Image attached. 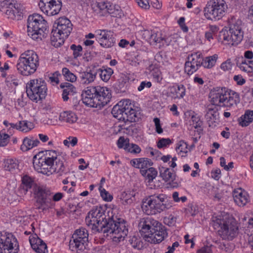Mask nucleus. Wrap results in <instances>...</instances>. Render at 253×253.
<instances>
[{
	"instance_id": "42",
	"label": "nucleus",
	"mask_w": 253,
	"mask_h": 253,
	"mask_svg": "<svg viewBox=\"0 0 253 253\" xmlns=\"http://www.w3.org/2000/svg\"><path fill=\"white\" fill-rule=\"evenodd\" d=\"M110 6L108 7L107 13L113 17H121L123 14L121 7L118 5H113L111 3Z\"/></svg>"
},
{
	"instance_id": "36",
	"label": "nucleus",
	"mask_w": 253,
	"mask_h": 253,
	"mask_svg": "<svg viewBox=\"0 0 253 253\" xmlns=\"http://www.w3.org/2000/svg\"><path fill=\"white\" fill-rule=\"evenodd\" d=\"M111 113L115 118H117L120 121H124L125 120L126 113L123 111L121 107L118 104L113 107Z\"/></svg>"
},
{
	"instance_id": "62",
	"label": "nucleus",
	"mask_w": 253,
	"mask_h": 253,
	"mask_svg": "<svg viewBox=\"0 0 253 253\" xmlns=\"http://www.w3.org/2000/svg\"><path fill=\"white\" fill-rule=\"evenodd\" d=\"M126 151L131 153L138 154L141 152V149L138 145L131 143L129 144V147L127 148Z\"/></svg>"
},
{
	"instance_id": "32",
	"label": "nucleus",
	"mask_w": 253,
	"mask_h": 253,
	"mask_svg": "<svg viewBox=\"0 0 253 253\" xmlns=\"http://www.w3.org/2000/svg\"><path fill=\"white\" fill-rule=\"evenodd\" d=\"M141 174L150 182L156 178L157 175V170L154 168L151 167L146 169H140Z\"/></svg>"
},
{
	"instance_id": "54",
	"label": "nucleus",
	"mask_w": 253,
	"mask_h": 253,
	"mask_svg": "<svg viewBox=\"0 0 253 253\" xmlns=\"http://www.w3.org/2000/svg\"><path fill=\"white\" fill-rule=\"evenodd\" d=\"M152 165L153 163L151 160L145 158H140L139 169H146Z\"/></svg>"
},
{
	"instance_id": "52",
	"label": "nucleus",
	"mask_w": 253,
	"mask_h": 253,
	"mask_svg": "<svg viewBox=\"0 0 253 253\" xmlns=\"http://www.w3.org/2000/svg\"><path fill=\"white\" fill-rule=\"evenodd\" d=\"M129 139H125L124 137H120L117 141V145L119 148H124L126 150L129 147Z\"/></svg>"
},
{
	"instance_id": "46",
	"label": "nucleus",
	"mask_w": 253,
	"mask_h": 253,
	"mask_svg": "<svg viewBox=\"0 0 253 253\" xmlns=\"http://www.w3.org/2000/svg\"><path fill=\"white\" fill-rule=\"evenodd\" d=\"M18 161L16 160L9 159L7 161L5 165L6 170L13 171L18 168Z\"/></svg>"
},
{
	"instance_id": "40",
	"label": "nucleus",
	"mask_w": 253,
	"mask_h": 253,
	"mask_svg": "<svg viewBox=\"0 0 253 253\" xmlns=\"http://www.w3.org/2000/svg\"><path fill=\"white\" fill-rule=\"evenodd\" d=\"M145 32L146 34H148L150 36V40L151 42H153L156 43H162L163 37L162 36V34L160 32H155L153 31H151V32H150L148 30L145 31Z\"/></svg>"
},
{
	"instance_id": "43",
	"label": "nucleus",
	"mask_w": 253,
	"mask_h": 253,
	"mask_svg": "<svg viewBox=\"0 0 253 253\" xmlns=\"http://www.w3.org/2000/svg\"><path fill=\"white\" fill-rule=\"evenodd\" d=\"M33 128V125L31 122L27 121H22L19 122L17 129L21 131L27 132Z\"/></svg>"
},
{
	"instance_id": "1",
	"label": "nucleus",
	"mask_w": 253,
	"mask_h": 253,
	"mask_svg": "<svg viewBox=\"0 0 253 253\" xmlns=\"http://www.w3.org/2000/svg\"><path fill=\"white\" fill-rule=\"evenodd\" d=\"M118 220H115L113 216L106 218L105 211L101 206L93 207L85 218L86 224L92 230L106 233L115 243L123 241L128 234L126 222Z\"/></svg>"
},
{
	"instance_id": "45",
	"label": "nucleus",
	"mask_w": 253,
	"mask_h": 253,
	"mask_svg": "<svg viewBox=\"0 0 253 253\" xmlns=\"http://www.w3.org/2000/svg\"><path fill=\"white\" fill-rule=\"evenodd\" d=\"M191 120L192 122V125L193 126L194 128L197 129V131L199 132V133H201L203 131V122L201 120L199 117L194 115L192 116Z\"/></svg>"
},
{
	"instance_id": "15",
	"label": "nucleus",
	"mask_w": 253,
	"mask_h": 253,
	"mask_svg": "<svg viewBox=\"0 0 253 253\" xmlns=\"http://www.w3.org/2000/svg\"><path fill=\"white\" fill-rule=\"evenodd\" d=\"M203 56L199 52L189 55L185 64V72L189 75L193 74L202 66Z\"/></svg>"
},
{
	"instance_id": "37",
	"label": "nucleus",
	"mask_w": 253,
	"mask_h": 253,
	"mask_svg": "<svg viewBox=\"0 0 253 253\" xmlns=\"http://www.w3.org/2000/svg\"><path fill=\"white\" fill-rule=\"evenodd\" d=\"M217 58L218 56L217 54L206 57L204 59L203 58L202 66L207 68H212L215 65Z\"/></svg>"
},
{
	"instance_id": "56",
	"label": "nucleus",
	"mask_w": 253,
	"mask_h": 253,
	"mask_svg": "<svg viewBox=\"0 0 253 253\" xmlns=\"http://www.w3.org/2000/svg\"><path fill=\"white\" fill-rule=\"evenodd\" d=\"M10 136L5 133H0V147H4L7 145L9 141Z\"/></svg>"
},
{
	"instance_id": "26",
	"label": "nucleus",
	"mask_w": 253,
	"mask_h": 253,
	"mask_svg": "<svg viewBox=\"0 0 253 253\" xmlns=\"http://www.w3.org/2000/svg\"><path fill=\"white\" fill-rule=\"evenodd\" d=\"M39 143L40 141L37 139L26 137L23 140V143L21 145L20 149L22 151L26 152L37 146Z\"/></svg>"
},
{
	"instance_id": "35",
	"label": "nucleus",
	"mask_w": 253,
	"mask_h": 253,
	"mask_svg": "<svg viewBox=\"0 0 253 253\" xmlns=\"http://www.w3.org/2000/svg\"><path fill=\"white\" fill-rule=\"evenodd\" d=\"M140 119V113L132 108L128 112L126 113L125 120L124 122L129 121L130 122H136L139 121Z\"/></svg>"
},
{
	"instance_id": "41",
	"label": "nucleus",
	"mask_w": 253,
	"mask_h": 253,
	"mask_svg": "<svg viewBox=\"0 0 253 253\" xmlns=\"http://www.w3.org/2000/svg\"><path fill=\"white\" fill-rule=\"evenodd\" d=\"M0 10L4 13L8 18L13 20L19 18V15L16 12L17 8L15 6L10 7V9H0Z\"/></svg>"
},
{
	"instance_id": "17",
	"label": "nucleus",
	"mask_w": 253,
	"mask_h": 253,
	"mask_svg": "<svg viewBox=\"0 0 253 253\" xmlns=\"http://www.w3.org/2000/svg\"><path fill=\"white\" fill-rule=\"evenodd\" d=\"M226 92H227V88L224 87H216L211 89L209 96L212 105L216 106H223Z\"/></svg>"
},
{
	"instance_id": "24",
	"label": "nucleus",
	"mask_w": 253,
	"mask_h": 253,
	"mask_svg": "<svg viewBox=\"0 0 253 253\" xmlns=\"http://www.w3.org/2000/svg\"><path fill=\"white\" fill-rule=\"evenodd\" d=\"M239 124L242 126H247L253 122V110H246L244 115L238 119Z\"/></svg>"
},
{
	"instance_id": "33",
	"label": "nucleus",
	"mask_w": 253,
	"mask_h": 253,
	"mask_svg": "<svg viewBox=\"0 0 253 253\" xmlns=\"http://www.w3.org/2000/svg\"><path fill=\"white\" fill-rule=\"evenodd\" d=\"M170 90L173 94V97L174 98H182L185 95V87L182 84L170 87Z\"/></svg>"
},
{
	"instance_id": "3",
	"label": "nucleus",
	"mask_w": 253,
	"mask_h": 253,
	"mask_svg": "<svg viewBox=\"0 0 253 253\" xmlns=\"http://www.w3.org/2000/svg\"><path fill=\"white\" fill-rule=\"evenodd\" d=\"M82 100L86 106L101 108L112 97L111 90L106 87L89 86L82 91Z\"/></svg>"
},
{
	"instance_id": "38",
	"label": "nucleus",
	"mask_w": 253,
	"mask_h": 253,
	"mask_svg": "<svg viewBox=\"0 0 253 253\" xmlns=\"http://www.w3.org/2000/svg\"><path fill=\"white\" fill-rule=\"evenodd\" d=\"M128 83V79L125 76H121L115 84V88L121 92L125 91Z\"/></svg>"
},
{
	"instance_id": "11",
	"label": "nucleus",
	"mask_w": 253,
	"mask_h": 253,
	"mask_svg": "<svg viewBox=\"0 0 253 253\" xmlns=\"http://www.w3.org/2000/svg\"><path fill=\"white\" fill-rule=\"evenodd\" d=\"M33 191L37 198V203L39 205V209L44 211L52 206V196L49 189L42 186L34 185Z\"/></svg>"
},
{
	"instance_id": "57",
	"label": "nucleus",
	"mask_w": 253,
	"mask_h": 253,
	"mask_svg": "<svg viewBox=\"0 0 253 253\" xmlns=\"http://www.w3.org/2000/svg\"><path fill=\"white\" fill-rule=\"evenodd\" d=\"M58 76H61V74L58 71H56L49 77V81L53 85L57 84L59 83Z\"/></svg>"
},
{
	"instance_id": "51",
	"label": "nucleus",
	"mask_w": 253,
	"mask_h": 253,
	"mask_svg": "<svg viewBox=\"0 0 253 253\" xmlns=\"http://www.w3.org/2000/svg\"><path fill=\"white\" fill-rule=\"evenodd\" d=\"M22 184H23L24 188L26 191H28V189L31 188L34 185L33 181L30 177L27 175L23 176L22 178Z\"/></svg>"
},
{
	"instance_id": "53",
	"label": "nucleus",
	"mask_w": 253,
	"mask_h": 253,
	"mask_svg": "<svg viewBox=\"0 0 253 253\" xmlns=\"http://www.w3.org/2000/svg\"><path fill=\"white\" fill-rule=\"evenodd\" d=\"M129 242L132 247L134 249H140L142 247V242L139 238L133 236L129 240Z\"/></svg>"
},
{
	"instance_id": "27",
	"label": "nucleus",
	"mask_w": 253,
	"mask_h": 253,
	"mask_svg": "<svg viewBox=\"0 0 253 253\" xmlns=\"http://www.w3.org/2000/svg\"><path fill=\"white\" fill-rule=\"evenodd\" d=\"M159 171L161 177L165 181H173L175 180V174L169 168L162 167L159 168Z\"/></svg>"
},
{
	"instance_id": "49",
	"label": "nucleus",
	"mask_w": 253,
	"mask_h": 253,
	"mask_svg": "<svg viewBox=\"0 0 253 253\" xmlns=\"http://www.w3.org/2000/svg\"><path fill=\"white\" fill-rule=\"evenodd\" d=\"M99 190L100 191V196L103 200L110 202L113 199V196L110 195L101 185L99 186Z\"/></svg>"
},
{
	"instance_id": "50",
	"label": "nucleus",
	"mask_w": 253,
	"mask_h": 253,
	"mask_svg": "<svg viewBox=\"0 0 253 253\" xmlns=\"http://www.w3.org/2000/svg\"><path fill=\"white\" fill-rule=\"evenodd\" d=\"M78 142V139L76 137L74 136H69L66 139H65L63 143V144L68 147H69L70 146L74 147L76 146Z\"/></svg>"
},
{
	"instance_id": "10",
	"label": "nucleus",
	"mask_w": 253,
	"mask_h": 253,
	"mask_svg": "<svg viewBox=\"0 0 253 253\" xmlns=\"http://www.w3.org/2000/svg\"><path fill=\"white\" fill-rule=\"evenodd\" d=\"M217 223L220 228L218 234L223 240H231L237 235L238 227L233 218L218 219Z\"/></svg>"
},
{
	"instance_id": "55",
	"label": "nucleus",
	"mask_w": 253,
	"mask_h": 253,
	"mask_svg": "<svg viewBox=\"0 0 253 253\" xmlns=\"http://www.w3.org/2000/svg\"><path fill=\"white\" fill-rule=\"evenodd\" d=\"M15 6V0H3L0 3V9H10L11 7Z\"/></svg>"
},
{
	"instance_id": "19",
	"label": "nucleus",
	"mask_w": 253,
	"mask_h": 253,
	"mask_svg": "<svg viewBox=\"0 0 253 253\" xmlns=\"http://www.w3.org/2000/svg\"><path fill=\"white\" fill-rule=\"evenodd\" d=\"M232 195L235 203L239 206H244L249 201V195L242 188L235 189Z\"/></svg>"
},
{
	"instance_id": "8",
	"label": "nucleus",
	"mask_w": 253,
	"mask_h": 253,
	"mask_svg": "<svg viewBox=\"0 0 253 253\" xmlns=\"http://www.w3.org/2000/svg\"><path fill=\"white\" fill-rule=\"evenodd\" d=\"M46 84L42 78L30 80L26 84V93L32 101L37 103L44 99L47 95Z\"/></svg>"
},
{
	"instance_id": "58",
	"label": "nucleus",
	"mask_w": 253,
	"mask_h": 253,
	"mask_svg": "<svg viewBox=\"0 0 253 253\" xmlns=\"http://www.w3.org/2000/svg\"><path fill=\"white\" fill-rule=\"evenodd\" d=\"M187 146L188 145L185 142L182 140L180 141L178 143L176 150L178 153L182 152L186 153L187 152Z\"/></svg>"
},
{
	"instance_id": "7",
	"label": "nucleus",
	"mask_w": 253,
	"mask_h": 253,
	"mask_svg": "<svg viewBox=\"0 0 253 253\" xmlns=\"http://www.w3.org/2000/svg\"><path fill=\"white\" fill-rule=\"evenodd\" d=\"M46 21L40 14L35 13L27 19L28 35L34 40H42L48 32Z\"/></svg>"
},
{
	"instance_id": "4",
	"label": "nucleus",
	"mask_w": 253,
	"mask_h": 253,
	"mask_svg": "<svg viewBox=\"0 0 253 253\" xmlns=\"http://www.w3.org/2000/svg\"><path fill=\"white\" fill-rule=\"evenodd\" d=\"M138 227L145 240L154 244L161 242L168 235L166 227L151 217L141 219Z\"/></svg>"
},
{
	"instance_id": "12",
	"label": "nucleus",
	"mask_w": 253,
	"mask_h": 253,
	"mask_svg": "<svg viewBox=\"0 0 253 253\" xmlns=\"http://www.w3.org/2000/svg\"><path fill=\"white\" fill-rule=\"evenodd\" d=\"M244 32L241 27V21L231 19L229 22L228 35L223 37L224 41L229 42L232 45H237L243 40Z\"/></svg>"
},
{
	"instance_id": "30",
	"label": "nucleus",
	"mask_w": 253,
	"mask_h": 253,
	"mask_svg": "<svg viewBox=\"0 0 253 253\" xmlns=\"http://www.w3.org/2000/svg\"><path fill=\"white\" fill-rule=\"evenodd\" d=\"M97 74L98 73L101 79L104 82H107L110 79L113 74V70L106 66H103L102 68L96 69Z\"/></svg>"
},
{
	"instance_id": "6",
	"label": "nucleus",
	"mask_w": 253,
	"mask_h": 253,
	"mask_svg": "<svg viewBox=\"0 0 253 253\" xmlns=\"http://www.w3.org/2000/svg\"><path fill=\"white\" fill-rule=\"evenodd\" d=\"M38 54L33 50H28L22 53L16 64L19 74L23 76H30L34 74L39 66Z\"/></svg>"
},
{
	"instance_id": "25",
	"label": "nucleus",
	"mask_w": 253,
	"mask_h": 253,
	"mask_svg": "<svg viewBox=\"0 0 253 253\" xmlns=\"http://www.w3.org/2000/svg\"><path fill=\"white\" fill-rule=\"evenodd\" d=\"M62 35L53 29L51 32L50 37L51 44L55 47H59L62 45L67 38L62 36Z\"/></svg>"
},
{
	"instance_id": "9",
	"label": "nucleus",
	"mask_w": 253,
	"mask_h": 253,
	"mask_svg": "<svg viewBox=\"0 0 253 253\" xmlns=\"http://www.w3.org/2000/svg\"><path fill=\"white\" fill-rule=\"evenodd\" d=\"M227 9V5L224 0H211L204 9L205 15L210 20H219Z\"/></svg>"
},
{
	"instance_id": "23",
	"label": "nucleus",
	"mask_w": 253,
	"mask_h": 253,
	"mask_svg": "<svg viewBox=\"0 0 253 253\" xmlns=\"http://www.w3.org/2000/svg\"><path fill=\"white\" fill-rule=\"evenodd\" d=\"M60 87L63 89L62 96L64 101H67L69 99V95H74L77 93L74 86L69 83H61Z\"/></svg>"
},
{
	"instance_id": "34",
	"label": "nucleus",
	"mask_w": 253,
	"mask_h": 253,
	"mask_svg": "<svg viewBox=\"0 0 253 253\" xmlns=\"http://www.w3.org/2000/svg\"><path fill=\"white\" fill-rule=\"evenodd\" d=\"M59 119L69 123H74L78 119L77 116L72 112L65 111L61 113L59 116Z\"/></svg>"
},
{
	"instance_id": "29",
	"label": "nucleus",
	"mask_w": 253,
	"mask_h": 253,
	"mask_svg": "<svg viewBox=\"0 0 253 253\" xmlns=\"http://www.w3.org/2000/svg\"><path fill=\"white\" fill-rule=\"evenodd\" d=\"M69 249L74 253H78L79 247V229H77L73 234L71 239L69 242Z\"/></svg>"
},
{
	"instance_id": "20",
	"label": "nucleus",
	"mask_w": 253,
	"mask_h": 253,
	"mask_svg": "<svg viewBox=\"0 0 253 253\" xmlns=\"http://www.w3.org/2000/svg\"><path fill=\"white\" fill-rule=\"evenodd\" d=\"M225 100L223 106L227 107L237 106L240 101L239 94L235 91L229 89L227 88Z\"/></svg>"
},
{
	"instance_id": "60",
	"label": "nucleus",
	"mask_w": 253,
	"mask_h": 253,
	"mask_svg": "<svg viewBox=\"0 0 253 253\" xmlns=\"http://www.w3.org/2000/svg\"><path fill=\"white\" fill-rule=\"evenodd\" d=\"M153 79L157 82L160 83L163 79L161 71L158 69L154 70L152 72Z\"/></svg>"
},
{
	"instance_id": "47",
	"label": "nucleus",
	"mask_w": 253,
	"mask_h": 253,
	"mask_svg": "<svg viewBox=\"0 0 253 253\" xmlns=\"http://www.w3.org/2000/svg\"><path fill=\"white\" fill-rule=\"evenodd\" d=\"M62 72L66 80L71 82H73L76 80V76L71 73L68 68H63Z\"/></svg>"
},
{
	"instance_id": "39",
	"label": "nucleus",
	"mask_w": 253,
	"mask_h": 253,
	"mask_svg": "<svg viewBox=\"0 0 253 253\" xmlns=\"http://www.w3.org/2000/svg\"><path fill=\"white\" fill-rule=\"evenodd\" d=\"M217 110L218 109L217 107L213 106L212 105L210 106L208 108L205 117L207 120H216V118L219 115Z\"/></svg>"
},
{
	"instance_id": "16",
	"label": "nucleus",
	"mask_w": 253,
	"mask_h": 253,
	"mask_svg": "<svg viewBox=\"0 0 253 253\" xmlns=\"http://www.w3.org/2000/svg\"><path fill=\"white\" fill-rule=\"evenodd\" d=\"M95 38L102 47L109 48L113 46L115 42V39L111 31L98 30L95 31Z\"/></svg>"
},
{
	"instance_id": "63",
	"label": "nucleus",
	"mask_w": 253,
	"mask_h": 253,
	"mask_svg": "<svg viewBox=\"0 0 253 253\" xmlns=\"http://www.w3.org/2000/svg\"><path fill=\"white\" fill-rule=\"evenodd\" d=\"M175 218L171 215H169L168 217H165L164 219V223L169 226H173L175 223Z\"/></svg>"
},
{
	"instance_id": "59",
	"label": "nucleus",
	"mask_w": 253,
	"mask_h": 253,
	"mask_svg": "<svg viewBox=\"0 0 253 253\" xmlns=\"http://www.w3.org/2000/svg\"><path fill=\"white\" fill-rule=\"evenodd\" d=\"M171 143L172 142L171 140L169 138H161L157 143V147L159 148H162L167 147V146L170 145Z\"/></svg>"
},
{
	"instance_id": "14",
	"label": "nucleus",
	"mask_w": 253,
	"mask_h": 253,
	"mask_svg": "<svg viewBox=\"0 0 253 253\" xmlns=\"http://www.w3.org/2000/svg\"><path fill=\"white\" fill-rule=\"evenodd\" d=\"M18 245L15 238L11 235L0 236V253H18Z\"/></svg>"
},
{
	"instance_id": "22",
	"label": "nucleus",
	"mask_w": 253,
	"mask_h": 253,
	"mask_svg": "<svg viewBox=\"0 0 253 253\" xmlns=\"http://www.w3.org/2000/svg\"><path fill=\"white\" fill-rule=\"evenodd\" d=\"M96 75L97 70L95 67L87 70L86 72L80 73V84H88L92 82L94 80Z\"/></svg>"
},
{
	"instance_id": "48",
	"label": "nucleus",
	"mask_w": 253,
	"mask_h": 253,
	"mask_svg": "<svg viewBox=\"0 0 253 253\" xmlns=\"http://www.w3.org/2000/svg\"><path fill=\"white\" fill-rule=\"evenodd\" d=\"M125 113L128 112L131 110L132 106L131 104L130 101L129 99L121 101L118 103Z\"/></svg>"
},
{
	"instance_id": "13",
	"label": "nucleus",
	"mask_w": 253,
	"mask_h": 253,
	"mask_svg": "<svg viewBox=\"0 0 253 253\" xmlns=\"http://www.w3.org/2000/svg\"><path fill=\"white\" fill-rule=\"evenodd\" d=\"M39 6L47 15L53 16L59 13L62 7L61 0H40Z\"/></svg>"
},
{
	"instance_id": "31",
	"label": "nucleus",
	"mask_w": 253,
	"mask_h": 253,
	"mask_svg": "<svg viewBox=\"0 0 253 253\" xmlns=\"http://www.w3.org/2000/svg\"><path fill=\"white\" fill-rule=\"evenodd\" d=\"M80 251L88 249V233L87 231L83 228H80Z\"/></svg>"
},
{
	"instance_id": "5",
	"label": "nucleus",
	"mask_w": 253,
	"mask_h": 253,
	"mask_svg": "<svg viewBox=\"0 0 253 253\" xmlns=\"http://www.w3.org/2000/svg\"><path fill=\"white\" fill-rule=\"evenodd\" d=\"M172 204L165 194L153 195L143 200L141 206L143 211L148 215L156 214L170 209Z\"/></svg>"
},
{
	"instance_id": "64",
	"label": "nucleus",
	"mask_w": 253,
	"mask_h": 253,
	"mask_svg": "<svg viewBox=\"0 0 253 253\" xmlns=\"http://www.w3.org/2000/svg\"><path fill=\"white\" fill-rule=\"evenodd\" d=\"M233 79L239 85H242L246 82L245 79L240 75H235L233 77Z\"/></svg>"
},
{
	"instance_id": "18",
	"label": "nucleus",
	"mask_w": 253,
	"mask_h": 253,
	"mask_svg": "<svg viewBox=\"0 0 253 253\" xmlns=\"http://www.w3.org/2000/svg\"><path fill=\"white\" fill-rule=\"evenodd\" d=\"M53 28L62 36L68 38L72 30V24L71 21L66 17H60L57 19L53 25Z\"/></svg>"
},
{
	"instance_id": "2",
	"label": "nucleus",
	"mask_w": 253,
	"mask_h": 253,
	"mask_svg": "<svg viewBox=\"0 0 253 253\" xmlns=\"http://www.w3.org/2000/svg\"><path fill=\"white\" fill-rule=\"evenodd\" d=\"M64 162V158L54 150L47 151L43 157L35 155L33 158L34 169L38 172L47 175L63 172L65 169Z\"/></svg>"
},
{
	"instance_id": "44",
	"label": "nucleus",
	"mask_w": 253,
	"mask_h": 253,
	"mask_svg": "<svg viewBox=\"0 0 253 253\" xmlns=\"http://www.w3.org/2000/svg\"><path fill=\"white\" fill-rule=\"evenodd\" d=\"M216 243L218 245V248L223 251L231 253L234 250L233 246L227 242H216Z\"/></svg>"
},
{
	"instance_id": "61",
	"label": "nucleus",
	"mask_w": 253,
	"mask_h": 253,
	"mask_svg": "<svg viewBox=\"0 0 253 253\" xmlns=\"http://www.w3.org/2000/svg\"><path fill=\"white\" fill-rule=\"evenodd\" d=\"M97 5L100 10L104 11V12H107L108 7L111 6L110 2L102 1L97 2Z\"/></svg>"
},
{
	"instance_id": "28",
	"label": "nucleus",
	"mask_w": 253,
	"mask_h": 253,
	"mask_svg": "<svg viewBox=\"0 0 253 253\" xmlns=\"http://www.w3.org/2000/svg\"><path fill=\"white\" fill-rule=\"evenodd\" d=\"M135 195L134 191L123 192L120 196L122 204L124 205H131L135 201Z\"/></svg>"
},
{
	"instance_id": "21",
	"label": "nucleus",
	"mask_w": 253,
	"mask_h": 253,
	"mask_svg": "<svg viewBox=\"0 0 253 253\" xmlns=\"http://www.w3.org/2000/svg\"><path fill=\"white\" fill-rule=\"evenodd\" d=\"M29 241L32 249L38 253H47L46 244L38 237H29Z\"/></svg>"
}]
</instances>
